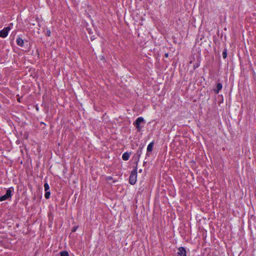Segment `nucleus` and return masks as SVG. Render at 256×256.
<instances>
[{
	"label": "nucleus",
	"instance_id": "obj_1",
	"mask_svg": "<svg viewBox=\"0 0 256 256\" xmlns=\"http://www.w3.org/2000/svg\"><path fill=\"white\" fill-rule=\"evenodd\" d=\"M138 166H136L134 169L132 171L129 178V182L130 184L134 185L136 184L137 180V170Z\"/></svg>",
	"mask_w": 256,
	"mask_h": 256
},
{
	"label": "nucleus",
	"instance_id": "obj_2",
	"mask_svg": "<svg viewBox=\"0 0 256 256\" xmlns=\"http://www.w3.org/2000/svg\"><path fill=\"white\" fill-rule=\"evenodd\" d=\"M12 190L13 188L12 187L8 188L6 190V194L4 195L0 196V202H2L10 198L12 196Z\"/></svg>",
	"mask_w": 256,
	"mask_h": 256
},
{
	"label": "nucleus",
	"instance_id": "obj_3",
	"mask_svg": "<svg viewBox=\"0 0 256 256\" xmlns=\"http://www.w3.org/2000/svg\"><path fill=\"white\" fill-rule=\"evenodd\" d=\"M144 122V120L142 117H138L134 123V124L136 126L138 132H140L142 130V127L141 124Z\"/></svg>",
	"mask_w": 256,
	"mask_h": 256
},
{
	"label": "nucleus",
	"instance_id": "obj_4",
	"mask_svg": "<svg viewBox=\"0 0 256 256\" xmlns=\"http://www.w3.org/2000/svg\"><path fill=\"white\" fill-rule=\"evenodd\" d=\"M10 27L8 26L0 30V37L3 38H6L8 36V31L10 30Z\"/></svg>",
	"mask_w": 256,
	"mask_h": 256
},
{
	"label": "nucleus",
	"instance_id": "obj_5",
	"mask_svg": "<svg viewBox=\"0 0 256 256\" xmlns=\"http://www.w3.org/2000/svg\"><path fill=\"white\" fill-rule=\"evenodd\" d=\"M178 256H186V249L182 247H180L178 248V252H177Z\"/></svg>",
	"mask_w": 256,
	"mask_h": 256
},
{
	"label": "nucleus",
	"instance_id": "obj_6",
	"mask_svg": "<svg viewBox=\"0 0 256 256\" xmlns=\"http://www.w3.org/2000/svg\"><path fill=\"white\" fill-rule=\"evenodd\" d=\"M142 147H139L138 148L137 150L136 154L137 155V158L136 161V166H138V162L139 160V158L141 154H142Z\"/></svg>",
	"mask_w": 256,
	"mask_h": 256
},
{
	"label": "nucleus",
	"instance_id": "obj_7",
	"mask_svg": "<svg viewBox=\"0 0 256 256\" xmlns=\"http://www.w3.org/2000/svg\"><path fill=\"white\" fill-rule=\"evenodd\" d=\"M222 84L221 83H218L216 84V89H214V92L216 94H218L219 93L220 91L222 90Z\"/></svg>",
	"mask_w": 256,
	"mask_h": 256
},
{
	"label": "nucleus",
	"instance_id": "obj_8",
	"mask_svg": "<svg viewBox=\"0 0 256 256\" xmlns=\"http://www.w3.org/2000/svg\"><path fill=\"white\" fill-rule=\"evenodd\" d=\"M16 42L18 46H19L21 47L24 46V42L22 38H18L16 39Z\"/></svg>",
	"mask_w": 256,
	"mask_h": 256
},
{
	"label": "nucleus",
	"instance_id": "obj_9",
	"mask_svg": "<svg viewBox=\"0 0 256 256\" xmlns=\"http://www.w3.org/2000/svg\"><path fill=\"white\" fill-rule=\"evenodd\" d=\"M130 153L125 152L122 156V160H128L129 159Z\"/></svg>",
	"mask_w": 256,
	"mask_h": 256
},
{
	"label": "nucleus",
	"instance_id": "obj_10",
	"mask_svg": "<svg viewBox=\"0 0 256 256\" xmlns=\"http://www.w3.org/2000/svg\"><path fill=\"white\" fill-rule=\"evenodd\" d=\"M154 145V142H152L150 143L147 147V152L148 153L149 152H151L153 148V146Z\"/></svg>",
	"mask_w": 256,
	"mask_h": 256
},
{
	"label": "nucleus",
	"instance_id": "obj_11",
	"mask_svg": "<svg viewBox=\"0 0 256 256\" xmlns=\"http://www.w3.org/2000/svg\"><path fill=\"white\" fill-rule=\"evenodd\" d=\"M200 65V60L198 59V60H197L195 64H194V66H193L194 69L196 70L198 67H199Z\"/></svg>",
	"mask_w": 256,
	"mask_h": 256
},
{
	"label": "nucleus",
	"instance_id": "obj_12",
	"mask_svg": "<svg viewBox=\"0 0 256 256\" xmlns=\"http://www.w3.org/2000/svg\"><path fill=\"white\" fill-rule=\"evenodd\" d=\"M60 256H69L68 252L67 251H62L60 252Z\"/></svg>",
	"mask_w": 256,
	"mask_h": 256
},
{
	"label": "nucleus",
	"instance_id": "obj_13",
	"mask_svg": "<svg viewBox=\"0 0 256 256\" xmlns=\"http://www.w3.org/2000/svg\"><path fill=\"white\" fill-rule=\"evenodd\" d=\"M46 193L44 194V197L46 198V199H48L50 198V191H46Z\"/></svg>",
	"mask_w": 256,
	"mask_h": 256
},
{
	"label": "nucleus",
	"instance_id": "obj_14",
	"mask_svg": "<svg viewBox=\"0 0 256 256\" xmlns=\"http://www.w3.org/2000/svg\"><path fill=\"white\" fill-rule=\"evenodd\" d=\"M222 57L224 58H226L227 57V50L226 48L222 52Z\"/></svg>",
	"mask_w": 256,
	"mask_h": 256
},
{
	"label": "nucleus",
	"instance_id": "obj_15",
	"mask_svg": "<svg viewBox=\"0 0 256 256\" xmlns=\"http://www.w3.org/2000/svg\"><path fill=\"white\" fill-rule=\"evenodd\" d=\"M44 188L45 191H48L49 190L50 186L47 182H46L44 184Z\"/></svg>",
	"mask_w": 256,
	"mask_h": 256
},
{
	"label": "nucleus",
	"instance_id": "obj_16",
	"mask_svg": "<svg viewBox=\"0 0 256 256\" xmlns=\"http://www.w3.org/2000/svg\"><path fill=\"white\" fill-rule=\"evenodd\" d=\"M50 30H46V35L48 36H50Z\"/></svg>",
	"mask_w": 256,
	"mask_h": 256
},
{
	"label": "nucleus",
	"instance_id": "obj_17",
	"mask_svg": "<svg viewBox=\"0 0 256 256\" xmlns=\"http://www.w3.org/2000/svg\"><path fill=\"white\" fill-rule=\"evenodd\" d=\"M78 228V226H76L72 228V232H75L77 228Z\"/></svg>",
	"mask_w": 256,
	"mask_h": 256
},
{
	"label": "nucleus",
	"instance_id": "obj_18",
	"mask_svg": "<svg viewBox=\"0 0 256 256\" xmlns=\"http://www.w3.org/2000/svg\"><path fill=\"white\" fill-rule=\"evenodd\" d=\"M112 179V178L111 176H108V177L106 178V180H111Z\"/></svg>",
	"mask_w": 256,
	"mask_h": 256
},
{
	"label": "nucleus",
	"instance_id": "obj_19",
	"mask_svg": "<svg viewBox=\"0 0 256 256\" xmlns=\"http://www.w3.org/2000/svg\"><path fill=\"white\" fill-rule=\"evenodd\" d=\"M164 56H165L166 58H168V53H166V54H164Z\"/></svg>",
	"mask_w": 256,
	"mask_h": 256
},
{
	"label": "nucleus",
	"instance_id": "obj_20",
	"mask_svg": "<svg viewBox=\"0 0 256 256\" xmlns=\"http://www.w3.org/2000/svg\"><path fill=\"white\" fill-rule=\"evenodd\" d=\"M142 172V169H140V170H138V172H139L140 173Z\"/></svg>",
	"mask_w": 256,
	"mask_h": 256
}]
</instances>
